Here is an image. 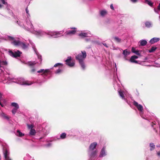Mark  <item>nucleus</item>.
Instances as JSON below:
<instances>
[{"instance_id":"27","label":"nucleus","mask_w":160,"mask_h":160,"mask_svg":"<svg viewBox=\"0 0 160 160\" xmlns=\"http://www.w3.org/2000/svg\"><path fill=\"white\" fill-rule=\"evenodd\" d=\"M36 133L35 130L33 129H31L30 130V132H29V134L31 135H34Z\"/></svg>"},{"instance_id":"7","label":"nucleus","mask_w":160,"mask_h":160,"mask_svg":"<svg viewBox=\"0 0 160 160\" xmlns=\"http://www.w3.org/2000/svg\"><path fill=\"white\" fill-rule=\"evenodd\" d=\"M8 53L11 56L16 58L20 56L22 52L18 50L15 52H13L12 51H8Z\"/></svg>"},{"instance_id":"29","label":"nucleus","mask_w":160,"mask_h":160,"mask_svg":"<svg viewBox=\"0 0 160 160\" xmlns=\"http://www.w3.org/2000/svg\"><path fill=\"white\" fill-rule=\"evenodd\" d=\"M1 116L2 117L8 120L9 119L8 117L4 113H2L1 114Z\"/></svg>"},{"instance_id":"10","label":"nucleus","mask_w":160,"mask_h":160,"mask_svg":"<svg viewBox=\"0 0 160 160\" xmlns=\"http://www.w3.org/2000/svg\"><path fill=\"white\" fill-rule=\"evenodd\" d=\"M71 57H68L67 59L66 60L65 62L67 65L70 67H72L75 65L74 62H71Z\"/></svg>"},{"instance_id":"23","label":"nucleus","mask_w":160,"mask_h":160,"mask_svg":"<svg viewBox=\"0 0 160 160\" xmlns=\"http://www.w3.org/2000/svg\"><path fill=\"white\" fill-rule=\"evenodd\" d=\"M3 101V102L5 101V100L2 99V94L0 92V105L2 107H3L4 106V105L1 102V101Z\"/></svg>"},{"instance_id":"34","label":"nucleus","mask_w":160,"mask_h":160,"mask_svg":"<svg viewBox=\"0 0 160 160\" xmlns=\"http://www.w3.org/2000/svg\"><path fill=\"white\" fill-rule=\"evenodd\" d=\"M36 63V62L35 61L30 62H28V65L29 66H32L35 64Z\"/></svg>"},{"instance_id":"47","label":"nucleus","mask_w":160,"mask_h":160,"mask_svg":"<svg viewBox=\"0 0 160 160\" xmlns=\"http://www.w3.org/2000/svg\"><path fill=\"white\" fill-rule=\"evenodd\" d=\"M17 22L18 24L20 26H22V24L21 22H19L18 21H17Z\"/></svg>"},{"instance_id":"46","label":"nucleus","mask_w":160,"mask_h":160,"mask_svg":"<svg viewBox=\"0 0 160 160\" xmlns=\"http://www.w3.org/2000/svg\"><path fill=\"white\" fill-rule=\"evenodd\" d=\"M136 51L135 49L134 48H132V52H134Z\"/></svg>"},{"instance_id":"28","label":"nucleus","mask_w":160,"mask_h":160,"mask_svg":"<svg viewBox=\"0 0 160 160\" xmlns=\"http://www.w3.org/2000/svg\"><path fill=\"white\" fill-rule=\"evenodd\" d=\"M31 157L28 154H27L24 158V160H30Z\"/></svg>"},{"instance_id":"44","label":"nucleus","mask_w":160,"mask_h":160,"mask_svg":"<svg viewBox=\"0 0 160 160\" xmlns=\"http://www.w3.org/2000/svg\"><path fill=\"white\" fill-rule=\"evenodd\" d=\"M110 8L112 10H114V8L113 7V5L112 4H111L110 5Z\"/></svg>"},{"instance_id":"35","label":"nucleus","mask_w":160,"mask_h":160,"mask_svg":"<svg viewBox=\"0 0 160 160\" xmlns=\"http://www.w3.org/2000/svg\"><path fill=\"white\" fill-rule=\"evenodd\" d=\"M7 64V62L6 61H2L1 66L6 65Z\"/></svg>"},{"instance_id":"51","label":"nucleus","mask_w":160,"mask_h":160,"mask_svg":"<svg viewBox=\"0 0 160 160\" xmlns=\"http://www.w3.org/2000/svg\"><path fill=\"white\" fill-rule=\"evenodd\" d=\"M154 11L156 12V13H158V10H157L156 9H154Z\"/></svg>"},{"instance_id":"38","label":"nucleus","mask_w":160,"mask_h":160,"mask_svg":"<svg viewBox=\"0 0 160 160\" xmlns=\"http://www.w3.org/2000/svg\"><path fill=\"white\" fill-rule=\"evenodd\" d=\"M62 70L61 69H59L57 70L56 71L55 73H59L61 72Z\"/></svg>"},{"instance_id":"42","label":"nucleus","mask_w":160,"mask_h":160,"mask_svg":"<svg viewBox=\"0 0 160 160\" xmlns=\"http://www.w3.org/2000/svg\"><path fill=\"white\" fill-rule=\"evenodd\" d=\"M118 49H119L120 48H116L114 46H113V48L112 49L113 50H117Z\"/></svg>"},{"instance_id":"21","label":"nucleus","mask_w":160,"mask_h":160,"mask_svg":"<svg viewBox=\"0 0 160 160\" xmlns=\"http://www.w3.org/2000/svg\"><path fill=\"white\" fill-rule=\"evenodd\" d=\"M16 134L17 136L19 137H22L24 135V134L22 133L19 130H18L17 131Z\"/></svg>"},{"instance_id":"4","label":"nucleus","mask_w":160,"mask_h":160,"mask_svg":"<svg viewBox=\"0 0 160 160\" xmlns=\"http://www.w3.org/2000/svg\"><path fill=\"white\" fill-rule=\"evenodd\" d=\"M8 38L9 39L12 40L11 43L15 46H20L24 49L28 48V44H26L24 43L21 42L19 40H16L13 37H9Z\"/></svg>"},{"instance_id":"40","label":"nucleus","mask_w":160,"mask_h":160,"mask_svg":"<svg viewBox=\"0 0 160 160\" xmlns=\"http://www.w3.org/2000/svg\"><path fill=\"white\" fill-rule=\"evenodd\" d=\"M28 127L29 128L31 129H32L33 128V126L32 125H28Z\"/></svg>"},{"instance_id":"50","label":"nucleus","mask_w":160,"mask_h":160,"mask_svg":"<svg viewBox=\"0 0 160 160\" xmlns=\"http://www.w3.org/2000/svg\"><path fill=\"white\" fill-rule=\"evenodd\" d=\"M158 10H160V3L159 4L158 6Z\"/></svg>"},{"instance_id":"36","label":"nucleus","mask_w":160,"mask_h":160,"mask_svg":"<svg viewBox=\"0 0 160 160\" xmlns=\"http://www.w3.org/2000/svg\"><path fill=\"white\" fill-rule=\"evenodd\" d=\"M17 109H18L16 108H14V109H13L12 110V113L13 114H14L16 112Z\"/></svg>"},{"instance_id":"12","label":"nucleus","mask_w":160,"mask_h":160,"mask_svg":"<svg viewBox=\"0 0 160 160\" xmlns=\"http://www.w3.org/2000/svg\"><path fill=\"white\" fill-rule=\"evenodd\" d=\"M76 30H68L65 33V36H67L68 35L71 36L74 34L76 32Z\"/></svg>"},{"instance_id":"37","label":"nucleus","mask_w":160,"mask_h":160,"mask_svg":"<svg viewBox=\"0 0 160 160\" xmlns=\"http://www.w3.org/2000/svg\"><path fill=\"white\" fill-rule=\"evenodd\" d=\"M62 65V64L60 63H56V64H55L54 65V67H56L58 65Z\"/></svg>"},{"instance_id":"22","label":"nucleus","mask_w":160,"mask_h":160,"mask_svg":"<svg viewBox=\"0 0 160 160\" xmlns=\"http://www.w3.org/2000/svg\"><path fill=\"white\" fill-rule=\"evenodd\" d=\"M113 38L114 41L118 43H120L121 42V39L118 37H115Z\"/></svg>"},{"instance_id":"13","label":"nucleus","mask_w":160,"mask_h":160,"mask_svg":"<svg viewBox=\"0 0 160 160\" xmlns=\"http://www.w3.org/2000/svg\"><path fill=\"white\" fill-rule=\"evenodd\" d=\"M32 47L33 49L34 50L36 54L37 55L38 59L39 60V62H41V61H42L41 56L39 55V53H38V52L37 51L36 49L34 47V46L32 45Z\"/></svg>"},{"instance_id":"43","label":"nucleus","mask_w":160,"mask_h":160,"mask_svg":"<svg viewBox=\"0 0 160 160\" xmlns=\"http://www.w3.org/2000/svg\"><path fill=\"white\" fill-rule=\"evenodd\" d=\"M26 13H27V14H28V13H29V10H28V7H27L26 8Z\"/></svg>"},{"instance_id":"25","label":"nucleus","mask_w":160,"mask_h":160,"mask_svg":"<svg viewBox=\"0 0 160 160\" xmlns=\"http://www.w3.org/2000/svg\"><path fill=\"white\" fill-rule=\"evenodd\" d=\"M149 146L150 147V151H152L155 148V146L153 143H150Z\"/></svg>"},{"instance_id":"54","label":"nucleus","mask_w":160,"mask_h":160,"mask_svg":"<svg viewBox=\"0 0 160 160\" xmlns=\"http://www.w3.org/2000/svg\"><path fill=\"white\" fill-rule=\"evenodd\" d=\"M156 146L157 147L159 148L160 147V145H157Z\"/></svg>"},{"instance_id":"49","label":"nucleus","mask_w":160,"mask_h":160,"mask_svg":"<svg viewBox=\"0 0 160 160\" xmlns=\"http://www.w3.org/2000/svg\"><path fill=\"white\" fill-rule=\"evenodd\" d=\"M103 44L106 47H107V48H108V45H107V44L106 43H103Z\"/></svg>"},{"instance_id":"48","label":"nucleus","mask_w":160,"mask_h":160,"mask_svg":"<svg viewBox=\"0 0 160 160\" xmlns=\"http://www.w3.org/2000/svg\"><path fill=\"white\" fill-rule=\"evenodd\" d=\"M134 53L137 55L139 54V52L138 51H135Z\"/></svg>"},{"instance_id":"52","label":"nucleus","mask_w":160,"mask_h":160,"mask_svg":"<svg viewBox=\"0 0 160 160\" xmlns=\"http://www.w3.org/2000/svg\"><path fill=\"white\" fill-rule=\"evenodd\" d=\"M35 69L33 68V69H32L31 71H32V72H34L35 71Z\"/></svg>"},{"instance_id":"16","label":"nucleus","mask_w":160,"mask_h":160,"mask_svg":"<svg viewBox=\"0 0 160 160\" xmlns=\"http://www.w3.org/2000/svg\"><path fill=\"white\" fill-rule=\"evenodd\" d=\"M106 155V153L105 151V148L103 147L102 149L99 157L100 158H102L105 156Z\"/></svg>"},{"instance_id":"56","label":"nucleus","mask_w":160,"mask_h":160,"mask_svg":"<svg viewBox=\"0 0 160 160\" xmlns=\"http://www.w3.org/2000/svg\"><path fill=\"white\" fill-rule=\"evenodd\" d=\"M159 19L160 20V16H159Z\"/></svg>"},{"instance_id":"53","label":"nucleus","mask_w":160,"mask_h":160,"mask_svg":"<svg viewBox=\"0 0 160 160\" xmlns=\"http://www.w3.org/2000/svg\"><path fill=\"white\" fill-rule=\"evenodd\" d=\"M2 61L0 60V68L1 67Z\"/></svg>"},{"instance_id":"14","label":"nucleus","mask_w":160,"mask_h":160,"mask_svg":"<svg viewBox=\"0 0 160 160\" xmlns=\"http://www.w3.org/2000/svg\"><path fill=\"white\" fill-rule=\"evenodd\" d=\"M159 38H152L149 41V42L151 44H153L155 42H157L160 40Z\"/></svg>"},{"instance_id":"19","label":"nucleus","mask_w":160,"mask_h":160,"mask_svg":"<svg viewBox=\"0 0 160 160\" xmlns=\"http://www.w3.org/2000/svg\"><path fill=\"white\" fill-rule=\"evenodd\" d=\"M118 92L120 96L123 99L126 100V99L124 98V92L121 90H118Z\"/></svg>"},{"instance_id":"24","label":"nucleus","mask_w":160,"mask_h":160,"mask_svg":"<svg viewBox=\"0 0 160 160\" xmlns=\"http://www.w3.org/2000/svg\"><path fill=\"white\" fill-rule=\"evenodd\" d=\"M107 13V12L105 10H102L100 11V15L102 17L104 16L105 15H106Z\"/></svg>"},{"instance_id":"1","label":"nucleus","mask_w":160,"mask_h":160,"mask_svg":"<svg viewBox=\"0 0 160 160\" xmlns=\"http://www.w3.org/2000/svg\"><path fill=\"white\" fill-rule=\"evenodd\" d=\"M28 19L26 21V22L23 24L24 28L30 32L34 34L38 37L42 36L46 34V32L41 30L38 31L34 30V27L30 21V15L29 13L27 15Z\"/></svg>"},{"instance_id":"30","label":"nucleus","mask_w":160,"mask_h":160,"mask_svg":"<svg viewBox=\"0 0 160 160\" xmlns=\"http://www.w3.org/2000/svg\"><path fill=\"white\" fill-rule=\"evenodd\" d=\"M145 26L147 28H150L152 26L151 23L149 22H146L145 23Z\"/></svg>"},{"instance_id":"18","label":"nucleus","mask_w":160,"mask_h":160,"mask_svg":"<svg viewBox=\"0 0 160 160\" xmlns=\"http://www.w3.org/2000/svg\"><path fill=\"white\" fill-rule=\"evenodd\" d=\"M49 72V70L48 69H47L44 70L43 69H41L40 70L38 71L37 72L38 73L43 72V74H42V75H43V74H45Z\"/></svg>"},{"instance_id":"9","label":"nucleus","mask_w":160,"mask_h":160,"mask_svg":"<svg viewBox=\"0 0 160 160\" xmlns=\"http://www.w3.org/2000/svg\"><path fill=\"white\" fill-rule=\"evenodd\" d=\"M130 53V52L126 49L123 51L122 54L124 56L123 58L125 60H128V56Z\"/></svg>"},{"instance_id":"6","label":"nucleus","mask_w":160,"mask_h":160,"mask_svg":"<svg viewBox=\"0 0 160 160\" xmlns=\"http://www.w3.org/2000/svg\"><path fill=\"white\" fill-rule=\"evenodd\" d=\"M63 32V31H50L47 34L50 35L53 38H57L62 36Z\"/></svg>"},{"instance_id":"2","label":"nucleus","mask_w":160,"mask_h":160,"mask_svg":"<svg viewBox=\"0 0 160 160\" xmlns=\"http://www.w3.org/2000/svg\"><path fill=\"white\" fill-rule=\"evenodd\" d=\"M86 52L85 51H83L82 52L81 54H78L76 57V59L79 61V63L83 69H84L85 68V67L83 61L86 58Z\"/></svg>"},{"instance_id":"26","label":"nucleus","mask_w":160,"mask_h":160,"mask_svg":"<svg viewBox=\"0 0 160 160\" xmlns=\"http://www.w3.org/2000/svg\"><path fill=\"white\" fill-rule=\"evenodd\" d=\"M11 106L14 107V108L18 109L19 108V106L18 104L15 102H12L11 103Z\"/></svg>"},{"instance_id":"39","label":"nucleus","mask_w":160,"mask_h":160,"mask_svg":"<svg viewBox=\"0 0 160 160\" xmlns=\"http://www.w3.org/2000/svg\"><path fill=\"white\" fill-rule=\"evenodd\" d=\"M1 1L4 4L7 5L8 4L5 1V0H1Z\"/></svg>"},{"instance_id":"15","label":"nucleus","mask_w":160,"mask_h":160,"mask_svg":"<svg viewBox=\"0 0 160 160\" xmlns=\"http://www.w3.org/2000/svg\"><path fill=\"white\" fill-rule=\"evenodd\" d=\"M138 58V57L137 56L134 55L132 56L130 60L128 59V61H129L130 62H134L135 63H137L138 61L136 60H135Z\"/></svg>"},{"instance_id":"31","label":"nucleus","mask_w":160,"mask_h":160,"mask_svg":"<svg viewBox=\"0 0 160 160\" xmlns=\"http://www.w3.org/2000/svg\"><path fill=\"white\" fill-rule=\"evenodd\" d=\"M145 2L150 6H152L153 5V3L148 0H145Z\"/></svg>"},{"instance_id":"32","label":"nucleus","mask_w":160,"mask_h":160,"mask_svg":"<svg viewBox=\"0 0 160 160\" xmlns=\"http://www.w3.org/2000/svg\"><path fill=\"white\" fill-rule=\"evenodd\" d=\"M156 48H157L155 47H152L151 49L149 50V52H152L154 51H155L156 50Z\"/></svg>"},{"instance_id":"3","label":"nucleus","mask_w":160,"mask_h":160,"mask_svg":"<svg viewBox=\"0 0 160 160\" xmlns=\"http://www.w3.org/2000/svg\"><path fill=\"white\" fill-rule=\"evenodd\" d=\"M7 79L8 80L12 79L10 77H8ZM12 82H15L20 85H30L32 84L33 83L31 81H25L23 78H19L17 79H12Z\"/></svg>"},{"instance_id":"45","label":"nucleus","mask_w":160,"mask_h":160,"mask_svg":"<svg viewBox=\"0 0 160 160\" xmlns=\"http://www.w3.org/2000/svg\"><path fill=\"white\" fill-rule=\"evenodd\" d=\"M131 1L133 3H135L137 2L138 0H131Z\"/></svg>"},{"instance_id":"20","label":"nucleus","mask_w":160,"mask_h":160,"mask_svg":"<svg viewBox=\"0 0 160 160\" xmlns=\"http://www.w3.org/2000/svg\"><path fill=\"white\" fill-rule=\"evenodd\" d=\"M140 45L142 46H145L147 44V42L144 40H142L139 41Z\"/></svg>"},{"instance_id":"8","label":"nucleus","mask_w":160,"mask_h":160,"mask_svg":"<svg viewBox=\"0 0 160 160\" xmlns=\"http://www.w3.org/2000/svg\"><path fill=\"white\" fill-rule=\"evenodd\" d=\"M133 104L137 107L138 110L140 111V115L141 116L142 114V112L143 110V107L142 105L141 104H138L137 102L135 101L133 102Z\"/></svg>"},{"instance_id":"11","label":"nucleus","mask_w":160,"mask_h":160,"mask_svg":"<svg viewBox=\"0 0 160 160\" xmlns=\"http://www.w3.org/2000/svg\"><path fill=\"white\" fill-rule=\"evenodd\" d=\"M3 152L5 160H11L9 156V153L7 149H4Z\"/></svg>"},{"instance_id":"17","label":"nucleus","mask_w":160,"mask_h":160,"mask_svg":"<svg viewBox=\"0 0 160 160\" xmlns=\"http://www.w3.org/2000/svg\"><path fill=\"white\" fill-rule=\"evenodd\" d=\"M90 34L88 33L81 32L79 34V36L82 38L87 37H90Z\"/></svg>"},{"instance_id":"41","label":"nucleus","mask_w":160,"mask_h":160,"mask_svg":"<svg viewBox=\"0 0 160 160\" xmlns=\"http://www.w3.org/2000/svg\"><path fill=\"white\" fill-rule=\"evenodd\" d=\"M157 154L158 157H160V151L157 152Z\"/></svg>"},{"instance_id":"5","label":"nucleus","mask_w":160,"mask_h":160,"mask_svg":"<svg viewBox=\"0 0 160 160\" xmlns=\"http://www.w3.org/2000/svg\"><path fill=\"white\" fill-rule=\"evenodd\" d=\"M97 145V143L94 142L92 143L89 147L88 153L90 158L94 157L96 155L97 151L95 150L93 151H92L95 148Z\"/></svg>"},{"instance_id":"33","label":"nucleus","mask_w":160,"mask_h":160,"mask_svg":"<svg viewBox=\"0 0 160 160\" xmlns=\"http://www.w3.org/2000/svg\"><path fill=\"white\" fill-rule=\"evenodd\" d=\"M66 136V134L65 133H62L60 135V138L62 139L65 138Z\"/></svg>"},{"instance_id":"55","label":"nucleus","mask_w":160,"mask_h":160,"mask_svg":"<svg viewBox=\"0 0 160 160\" xmlns=\"http://www.w3.org/2000/svg\"><path fill=\"white\" fill-rule=\"evenodd\" d=\"M2 7V5L0 4V8H1Z\"/></svg>"}]
</instances>
